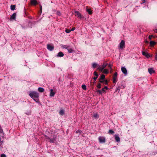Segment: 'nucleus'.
Here are the masks:
<instances>
[{"label":"nucleus","instance_id":"obj_1","mask_svg":"<svg viewBox=\"0 0 157 157\" xmlns=\"http://www.w3.org/2000/svg\"><path fill=\"white\" fill-rule=\"evenodd\" d=\"M29 95L36 102L38 101L39 95L37 92L34 91L30 92Z\"/></svg>","mask_w":157,"mask_h":157},{"label":"nucleus","instance_id":"obj_2","mask_svg":"<svg viewBox=\"0 0 157 157\" xmlns=\"http://www.w3.org/2000/svg\"><path fill=\"white\" fill-rule=\"evenodd\" d=\"M107 63L105 64L104 63L101 66H99L98 68V69L99 70L101 71H102L106 67V66L107 65Z\"/></svg>","mask_w":157,"mask_h":157},{"label":"nucleus","instance_id":"obj_3","mask_svg":"<svg viewBox=\"0 0 157 157\" xmlns=\"http://www.w3.org/2000/svg\"><path fill=\"white\" fill-rule=\"evenodd\" d=\"M98 140L100 143H104L105 142V138L104 136H99L98 137Z\"/></svg>","mask_w":157,"mask_h":157},{"label":"nucleus","instance_id":"obj_4","mask_svg":"<svg viewBox=\"0 0 157 157\" xmlns=\"http://www.w3.org/2000/svg\"><path fill=\"white\" fill-rule=\"evenodd\" d=\"M142 54L143 56H145L147 58H149L151 56L148 53L145 51H143Z\"/></svg>","mask_w":157,"mask_h":157},{"label":"nucleus","instance_id":"obj_5","mask_svg":"<svg viewBox=\"0 0 157 157\" xmlns=\"http://www.w3.org/2000/svg\"><path fill=\"white\" fill-rule=\"evenodd\" d=\"M121 70L122 73L126 76L127 74V71L126 69L124 67H122L121 68Z\"/></svg>","mask_w":157,"mask_h":157},{"label":"nucleus","instance_id":"obj_6","mask_svg":"<svg viewBox=\"0 0 157 157\" xmlns=\"http://www.w3.org/2000/svg\"><path fill=\"white\" fill-rule=\"evenodd\" d=\"M125 46V42L123 40H122L121 41L120 45H119V47L120 48L122 49L124 48V47Z\"/></svg>","mask_w":157,"mask_h":157},{"label":"nucleus","instance_id":"obj_7","mask_svg":"<svg viewBox=\"0 0 157 157\" xmlns=\"http://www.w3.org/2000/svg\"><path fill=\"white\" fill-rule=\"evenodd\" d=\"M47 48L48 50L51 51L54 49V47L53 46L48 44L47 45Z\"/></svg>","mask_w":157,"mask_h":157},{"label":"nucleus","instance_id":"obj_8","mask_svg":"<svg viewBox=\"0 0 157 157\" xmlns=\"http://www.w3.org/2000/svg\"><path fill=\"white\" fill-rule=\"evenodd\" d=\"M148 71L149 73L150 74H151L152 73H155V71L152 68H148Z\"/></svg>","mask_w":157,"mask_h":157},{"label":"nucleus","instance_id":"obj_9","mask_svg":"<svg viewBox=\"0 0 157 157\" xmlns=\"http://www.w3.org/2000/svg\"><path fill=\"white\" fill-rule=\"evenodd\" d=\"M30 3L32 5H36L38 4L36 0H31Z\"/></svg>","mask_w":157,"mask_h":157},{"label":"nucleus","instance_id":"obj_10","mask_svg":"<svg viewBox=\"0 0 157 157\" xmlns=\"http://www.w3.org/2000/svg\"><path fill=\"white\" fill-rule=\"evenodd\" d=\"M117 72H115L114 73V76L113 78V83H115L116 82V79L117 78Z\"/></svg>","mask_w":157,"mask_h":157},{"label":"nucleus","instance_id":"obj_11","mask_svg":"<svg viewBox=\"0 0 157 157\" xmlns=\"http://www.w3.org/2000/svg\"><path fill=\"white\" fill-rule=\"evenodd\" d=\"M75 15L77 16L78 17L80 18H82V16L81 13L78 11H76L75 12Z\"/></svg>","mask_w":157,"mask_h":157},{"label":"nucleus","instance_id":"obj_12","mask_svg":"<svg viewBox=\"0 0 157 157\" xmlns=\"http://www.w3.org/2000/svg\"><path fill=\"white\" fill-rule=\"evenodd\" d=\"M51 92L50 94V96L51 97H53L55 94V93L54 92L53 89H52L50 90Z\"/></svg>","mask_w":157,"mask_h":157},{"label":"nucleus","instance_id":"obj_13","mask_svg":"<svg viewBox=\"0 0 157 157\" xmlns=\"http://www.w3.org/2000/svg\"><path fill=\"white\" fill-rule=\"evenodd\" d=\"M115 140L116 141L119 142L120 140V138L119 136L117 135H114Z\"/></svg>","mask_w":157,"mask_h":157},{"label":"nucleus","instance_id":"obj_14","mask_svg":"<svg viewBox=\"0 0 157 157\" xmlns=\"http://www.w3.org/2000/svg\"><path fill=\"white\" fill-rule=\"evenodd\" d=\"M156 44V42L154 41H151L150 42V45L151 47H153Z\"/></svg>","mask_w":157,"mask_h":157},{"label":"nucleus","instance_id":"obj_15","mask_svg":"<svg viewBox=\"0 0 157 157\" xmlns=\"http://www.w3.org/2000/svg\"><path fill=\"white\" fill-rule=\"evenodd\" d=\"M93 116L94 118L98 119L99 117V116L97 113H95L93 115Z\"/></svg>","mask_w":157,"mask_h":157},{"label":"nucleus","instance_id":"obj_16","mask_svg":"<svg viewBox=\"0 0 157 157\" xmlns=\"http://www.w3.org/2000/svg\"><path fill=\"white\" fill-rule=\"evenodd\" d=\"M38 91L40 92H43L44 91V89L43 88L41 87H39L38 89Z\"/></svg>","mask_w":157,"mask_h":157},{"label":"nucleus","instance_id":"obj_17","mask_svg":"<svg viewBox=\"0 0 157 157\" xmlns=\"http://www.w3.org/2000/svg\"><path fill=\"white\" fill-rule=\"evenodd\" d=\"M99 66L98 65V64L96 63H93L92 64V67L93 68H95L97 67H98Z\"/></svg>","mask_w":157,"mask_h":157},{"label":"nucleus","instance_id":"obj_18","mask_svg":"<svg viewBox=\"0 0 157 157\" xmlns=\"http://www.w3.org/2000/svg\"><path fill=\"white\" fill-rule=\"evenodd\" d=\"M16 7L15 5H12L10 6V8L11 10H13L15 9Z\"/></svg>","mask_w":157,"mask_h":157},{"label":"nucleus","instance_id":"obj_19","mask_svg":"<svg viewBox=\"0 0 157 157\" xmlns=\"http://www.w3.org/2000/svg\"><path fill=\"white\" fill-rule=\"evenodd\" d=\"M86 11L87 12L90 14H91L92 13V11L90 9H86Z\"/></svg>","mask_w":157,"mask_h":157},{"label":"nucleus","instance_id":"obj_20","mask_svg":"<svg viewBox=\"0 0 157 157\" xmlns=\"http://www.w3.org/2000/svg\"><path fill=\"white\" fill-rule=\"evenodd\" d=\"M16 16V14L15 13H13L11 16V18L14 19L15 18Z\"/></svg>","mask_w":157,"mask_h":157},{"label":"nucleus","instance_id":"obj_21","mask_svg":"<svg viewBox=\"0 0 157 157\" xmlns=\"http://www.w3.org/2000/svg\"><path fill=\"white\" fill-rule=\"evenodd\" d=\"M60 115H63L64 113V111L63 109L60 110L59 112Z\"/></svg>","mask_w":157,"mask_h":157},{"label":"nucleus","instance_id":"obj_22","mask_svg":"<svg viewBox=\"0 0 157 157\" xmlns=\"http://www.w3.org/2000/svg\"><path fill=\"white\" fill-rule=\"evenodd\" d=\"M109 72L108 70L107 69H105L103 70V73L105 74H107Z\"/></svg>","mask_w":157,"mask_h":157},{"label":"nucleus","instance_id":"obj_23","mask_svg":"<svg viewBox=\"0 0 157 157\" xmlns=\"http://www.w3.org/2000/svg\"><path fill=\"white\" fill-rule=\"evenodd\" d=\"M63 54L61 52H59L58 54V56L59 57H63Z\"/></svg>","mask_w":157,"mask_h":157},{"label":"nucleus","instance_id":"obj_24","mask_svg":"<svg viewBox=\"0 0 157 157\" xmlns=\"http://www.w3.org/2000/svg\"><path fill=\"white\" fill-rule=\"evenodd\" d=\"M105 78V75H102L100 77V78L99 79H101V80H104Z\"/></svg>","mask_w":157,"mask_h":157},{"label":"nucleus","instance_id":"obj_25","mask_svg":"<svg viewBox=\"0 0 157 157\" xmlns=\"http://www.w3.org/2000/svg\"><path fill=\"white\" fill-rule=\"evenodd\" d=\"M68 52L69 53H71L74 52V50L71 48H70L68 50Z\"/></svg>","mask_w":157,"mask_h":157},{"label":"nucleus","instance_id":"obj_26","mask_svg":"<svg viewBox=\"0 0 157 157\" xmlns=\"http://www.w3.org/2000/svg\"><path fill=\"white\" fill-rule=\"evenodd\" d=\"M82 88L84 90H86V86L85 85H82Z\"/></svg>","mask_w":157,"mask_h":157},{"label":"nucleus","instance_id":"obj_27","mask_svg":"<svg viewBox=\"0 0 157 157\" xmlns=\"http://www.w3.org/2000/svg\"><path fill=\"white\" fill-rule=\"evenodd\" d=\"M109 133L111 134H113L114 133V132L112 130H109Z\"/></svg>","mask_w":157,"mask_h":157},{"label":"nucleus","instance_id":"obj_28","mask_svg":"<svg viewBox=\"0 0 157 157\" xmlns=\"http://www.w3.org/2000/svg\"><path fill=\"white\" fill-rule=\"evenodd\" d=\"M96 92L100 94H101L102 93V92L101 90H98L96 91Z\"/></svg>","mask_w":157,"mask_h":157},{"label":"nucleus","instance_id":"obj_29","mask_svg":"<svg viewBox=\"0 0 157 157\" xmlns=\"http://www.w3.org/2000/svg\"><path fill=\"white\" fill-rule=\"evenodd\" d=\"M68 46H67V45H62V47L63 48H65L66 49H67V48H68Z\"/></svg>","mask_w":157,"mask_h":157},{"label":"nucleus","instance_id":"obj_30","mask_svg":"<svg viewBox=\"0 0 157 157\" xmlns=\"http://www.w3.org/2000/svg\"><path fill=\"white\" fill-rule=\"evenodd\" d=\"M104 83L105 85H107L108 84V82L107 80H105L104 81Z\"/></svg>","mask_w":157,"mask_h":157},{"label":"nucleus","instance_id":"obj_31","mask_svg":"<svg viewBox=\"0 0 157 157\" xmlns=\"http://www.w3.org/2000/svg\"><path fill=\"white\" fill-rule=\"evenodd\" d=\"M97 87L98 88H101V84L100 83H99L98 85L97 86Z\"/></svg>","mask_w":157,"mask_h":157},{"label":"nucleus","instance_id":"obj_32","mask_svg":"<svg viewBox=\"0 0 157 157\" xmlns=\"http://www.w3.org/2000/svg\"><path fill=\"white\" fill-rule=\"evenodd\" d=\"M71 31V30H70L69 29H66L65 30L66 32L67 33H69Z\"/></svg>","mask_w":157,"mask_h":157},{"label":"nucleus","instance_id":"obj_33","mask_svg":"<svg viewBox=\"0 0 157 157\" xmlns=\"http://www.w3.org/2000/svg\"><path fill=\"white\" fill-rule=\"evenodd\" d=\"M94 75L96 76V77H98V75L96 71L94 72Z\"/></svg>","mask_w":157,"mask_h":157},{"label":"nucleus","instance_id":"obj_34","mask_svg":"<svg viewBox=\"0 0 157 157\" xmlns=\"http://www.w3.org/2000/svg\"><path fill=\"white\" fill-rule=\"evenodd\" d=\"M0 133H3V130L2 127L0 126Z\"/></svg>","mask_w":157,"mask_h":157},{"label":"nucleus","instance_id":"obj_35","mask_svg":"<svg viewBox=\"0 0 157 157\" xmlns=\"http://www.w3.org/2000/svg\"><path fill=\"white\" fill-rule=\"evenodd\" d=\"M1 157H6V156L5 154H3L1 155Z\"/></svg>","mask_w":157,"mask_h":157},{"label":"nucleus","instance_id":"obj_36","mask_svg":"<svg viewBox=\"0 0 157 157\" xmlns=\"http://www.w3.org/2000/svg\"><path fill=\"white\" fill-rule=\"evenodd\" d=\"M101 91H102V93L105 92V88H103L102 89Z\"/></svg>","mask_w":157,"mask_h":157},{"label":"nucleus","instance_id":"obj_37","mask_svg":"<svg viewBox=\"0 0 157 157\" xmlns=\"http://www.w3.org/2000/svg\"><path fill=\"white\" fill-rule=\"evenodd\" d=\"M3 140L2 141L1 138L0 139V145H1V144H2Z\"/></svg>","mask_w":157,"mask_h":157},{"label":"nucleus","instance_id":"obj_38","mask_svg":"<svg viewBox=\"0 0 157 157\" xmlns=\"http://www.w3.org/2000/svg\"><path fill=\"white\" fill-rule=\"evenodd\" d=\"M103 80H101V79H99V81L100 82L103 83V82L104 81H103Z\"/></svg>","mask_w":157,"mask_h":157},{"label":"nucleus","instance_id":"obj_39","mask_svg":"<svg viewBox=\"0 0 157 157\" xmlns=\"http://www.w3.org/2000/svg\"><path fill=\"white\" fill-rule=\"evenodd\" d=\"M108 66L110 69H112V65L111 64H109L108 65Z\"/></svg>","mask_w":157,"mask_h":157},{"label":"nucleus","instance_id":"obj_40","mask_svg":"<svg viewBox=\"0 0 157 157\" xmlns=\"http://www.w3.org/2000/svg\"><path fill=\"white\" fill-rule=\"evenodd\" d=\"M153 36L152 35H149V38L151 40V38H152V37Z\"/></svg>","mask_w":157,"mask_h":157},{"label":"nucleus","instance_id":"obj_41","mask_svg":"<svg viewBox=\"0 0 157 157\" xmlns=\"http://www.w3.org/2000/svg\"><path fill=\"white\" fill-rule=\"evenodd\" d=\"M155 59L157 61V54L155 56Z\"/></svg>","mask_w":157,"mask_h":157},{"label":"nucleus","instance_id":"obj_42","mask_svg":"<svg viewBox=\"0 0 157 157\" xmlns=\"http://www.w3.org/2000/svg\"><path fill=\"white\" fill-rule=\"evenodd\" d=\"M40 11L41 12L42 11V7L41 5H40Z\"/></svg>","mask_w":157,"mask_h":157},{"label":"nucleus","instance_id":"obj_43","mask_svg":"<svg viewBox=\"0 0 157 157\" xmlns=\"http://www.w3.org/2000/svg\"><path fill=\"white\" fill-rule=\"evenodd\" d=\"M75 27H73L71 29V31H74L75 30Z\"/></svg>","mask_w":157,"mask_h":157},{"label":"nucleus","instance_id":"obj_44","mask_svg":"<svg viewBox=\"0 0 157 157\" xmlns=\"http://www.w3.org/2000/svg\"><path fill=\"white\" fill-rule=\"evenodd\" d=\"M98 78V77H94V78H93V79H94L95 81L97 79V78Z\"/></svg>","mask_w":157,"mask_h":157},{"label":"nucleus","instance_id":"obj_45","mask_svg":"<svg viewBox=\"0 0 157 157\" xmlns=\"http://www.w3.org/2000/svg\"><path fill=\"white\" fill-rule=\"evenodd\" d=\"M154 31L156 33H157V29H155L154 30Z\"/></svg>","mask_w":157,"mask_h":157},{"label":"nucleus","instance_id":"obj_46","mask_svg":"<svg viewBox=\"0 0 157 157\" xmlns=\"http://www.w3.org/2000/svg\"><path fill=\"white\" fill-rule=\"evenodd\" d=\"M104 88H105V89L106 90H108V88L107 86H105Z\"/></svg>","mask_w":157,"mask_h":157},{"label":"nucleus","instance_id":"obj_47","mask_svg":"<svg viewBox=\"0 0 157 157\" xmlns=\"http://www.w3.org/2000/svg\"><path fill=\"white\" fill-rule=\"evenodd\" d=\"M145 0H142V3H141V4H142L143 3H145Z\"/></svg>","mask_w":157,"mask_h":157},{"label":"nucleus","instance_id":"obj_48","mask_svg":"<svg viewBox=\"0 0 157 157\" xmlns=\"http://www.w3.org/2000/svg\"><path fill=\"white\" fill-rule=\"evenodd\" d=\"M80 132L79 131H77L76 132V133H80Z\"/></svg>","mask_w":157,"mask_h":157},{"label":"nucleus","instance_id":"obj_49","mask_svg":"<svg viewBox=\"0 0 157 157\" xmlns=\"http://www.w3.org/2000/svg\"><path fill=\"white\" fill-rule=\"evenodd\" d=\"M70 48V46H68V48H67V49L68 50L69 49V48Z\"/></svg>","mask_w":157,"mask_h":157},{"label":"nucleus","instance_id":"obj_50","mask_svg":"<svg viewBox=\"0 0 157 157\" xmlns=\"http://www.w3.org/2000/svg\"><path fill=\"white\" fill-rule=\"evenodd\" d=\"M57 14L58 15H59L60 14V12H57Z\"/></svg>","mask_w":157,"mask_h":157},{"label":"nucleus","instance_id":"obj_51","mask_svg":"<svg viewBox=\"0 0 157 157\" xmlns=\"http://www.w3.org/2000/svg\"><path fill=\"white\" fill-rule=\"evenodd\" d=\"M146 43H148V41H146Z\"/></svg>","mask_w":157,"mask_h":157},{"label":"nucleus","instance_id":"obj_52","mask_svg":"<svg viewBox=\"0 0 157 157\" xmlns=\"http://www.w3.org/2000/svg\"><path fill=\"white\" fill-rule=\"evenodd\" d=\"M111 69V71H110V72H111L112 71V69Z\"/></svg>","mask_w":157,"mask_h":157}]
</instances>
